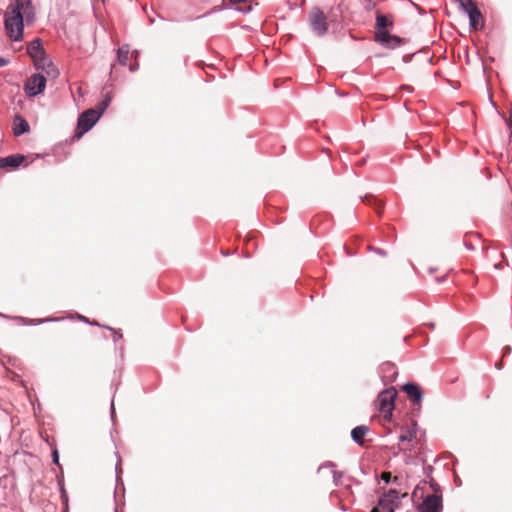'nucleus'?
<instances>
[{
    "label": "nucleus",
    "mask_w": 512,
    "mask_h": 512,
    "mask_svg": "<svg viewBox=\"0 0 512 512\" xmlns=\"http://www.w3.org/2000/svg\"><path fill=\"white\" fill-rule=\"evenodd\" d=\"M24 160L25 157L22 154H12L7 157H4L5 168H17L24 162Z\"/></svg>",
    "instance_id": "17"
},
{
    "label": "nucleus",
    "mask_w": 512,
    "mask_h": 512,
    "mask_svg": "<svg viewBox=\"0 0 512 512\" xmlns=\"http://www.w3.org/2000/svg\"><path fill=\"white\" fill-rule=\"evenodd\" d=\"M15 319L24 325L36 326V325H40V324L48 323V322H57V321H60L62 318L48 317V318H43V319H26L24 317L18 316V317H15Z\"/></svg>",
    "instance_id": "15"
},
{
    "label": "nucleus",
    "mask_w": 512,
    "mask_h": 512,
    "mask_svg": "<svg viewBox=\"0 0 512 512\" xmlns=\"http://www.w3.org/2000/svg\"><path fill=\"white\" fill-rule=\"evenodd\" d=\"M371 250L374 251L375 253H377L380 256H385L386 255L385 250H383L381 248H371Z\"/></svg>",
    "instance_id": "30"
},
{
    "label": "nucleus",
    "mask_w": 512,
    "mask_h": 512,
    "mask_svg": "<svg viewBox=\"0 0 512 512\" xmlns=\"http://www.w3.org/2000/svg\"><path fill=\"white\" fill-rule=\"evenodd\" d=\"M441 510L442 499L435 494L427 495L419 506V512H440Z\"/></svg>",
    "instance_id": "10"
},
{
    "label": "nucleus",
    "mask_w": 512,
    "mask_h": 512,
    "mask_svg": "<svg viewBox=\"0 0 512 512\" xmlns=\"http://www.w3.org/2000/svg\"><path fill=\"white\" fill-rule=\"evenodd\" d=\"M80 319L86 323H90V321L84 316H80Z\"/></svg>",
    "instance_id": "43"
},
{
    "label": "nucleus",
    "mask_w": 512,
    "mask_h": 512,
    "mask_svg": "<svg viewBox=\"0 0 512 512\" xmlns=\"http://www.w3.org/2000/svg\"><path fill=\"white\" fill-rule=\"evenodd\" d=\"M400 504L399 492L396 489H390L384 493L378 500V506L383 512H395Z\"/></svg>",
    "instance_id": "7"
},
{
    "label": "nucleus",
    "mask_w": 512,
    "mask_h": 512,
    "mask_svg": "<svg viewBox=\"0 0 512 512\" xmlns=\"http://www.w3.org/2000/svg\"><path fill=\"white\" fill-rule=\"evenodd\" d=\"M132 56L137 57V56H138V51H137V50L133 51V52H132Z\"/></svg>",
    "instance_id": "44"
},
{
    "label": "nucleus",
    "mask_w": 512,
    "mask_h": 512,
    "mask_svg": "<svg viewBox=\"0 0 512 512\" xmlns=\"http://www.w3.org/2000/svg\"><path fill=\"white\" fill-rule=\"evenodd\" d=\"M62 499H63L65 502H67V501H68V498H67V495H66V493H65V490H64V489H62Z\"/></svg>",
    "instance_id": "39"
},
{
    "label": "nucleus",
    "mask_w": 512,
    "mask_h": 512,
    "mask_svg": "<svg viewBox=\"0 0 512 512\" xmlns=\"http://www.w3.org/2000/svg\"><path fill=\"white\" fill-rule=\"evenodd\" d=\"M508 125H509L510 128H512V110L510 111V117H509Z\"/></svg>",
    "instance_id": "40"
},
{
    "label": "nucleus",
    "mask_w": 512,
    "mask_h": 512,
    "mask_svg": "<svg viewBox=\"0 0 512 512\" xmlns=\"http://www.w3.org/2000/svg\"><path fill=\"white\" fill-rule=\"evenodd\" d=\"M466 247H467L469 250H472V249H473V247H472L471 245H467V244H466Z\"/></svg>",
    "instance_id": "45"
},
{
    "label": "nucleus",
    "mask_w": 512,
    "mask_h": 512,
    "mask_svg": "<svg viewBox=\"0 0 512 512\" xmlns=\"http://www.w3.org/2000/svg\"><path fill=\"white\" fill-rule=\"evenodd\" d=\"M510 353H511V347L510 346H505L503 348V356H506V355H508Z\"/></svg>",
    "instance_id": "34"
},
{
    "label": "nucleus",
    "mask_w": 512,
    "mask_h": 512,
    "mask_svg": "<svg viewBox=\"0 0 512 512\" xmlns=\"http://www.w3.org/2000/svg\"><path fill=\"white\" fill-rule=\"evenodd\" d=\"M46 87V78L42 74L31 75L25 83L24 91L27 96L35 97L42 93Z\"/></svg>",
    "instance_id": "6"
},
{
    "label": "nucleus",
    "mask_w": 512,
    "mask_h": 512,
    "mask_svg": "<svg viewBox=\"0 0 512 512\" xmlns=\"http://www.w3.org/2000/svg\"><path fill=\"white\" fill-rule=\"evenodd\" d=\"M369 432V428L365 425L356 426L351 430L352 440L362 446L364 444V436Z\"/></svg>",
    "instance_id": "13"
},
{
    "label": "nucleus",
    "mask_w": 512,
    "mask_h": 512,
    "mask_svg": "<svg viewBox=\"0 0 512 512\" xmlns=\"http://www.w3.org/2000/svg\"><path fill=\"white\" fill-rule=\"evenodd\" d=\"M4 27L7 33V36L12 41H20L23 38L24 31V21L23 17H21L18 8H12L11 5L8 6L7 11L4 15Z\"/></svg>",
    "instance_id": "1"
},
{
    "label": "nucleus",
    "mask_w": 512,
    "mask_h": 512,
    "mask_svg": "<svg viewBox=\"0 0 512 512\" xmlns=\"http://www.w3.org/2000/svg\"><path fill=\"white\" fill-rule=\"evenodd\" d=\"M446 277H447V275H443V276H440V277H435V281L437 283L441 284V283L445 282Z\"/></svg>",
    "instance_id": "32"
},
{
    "label": "nucleus",
    "mask_w": 512,
    "mask_h": 512,
    "mask_svg": "<svg viewBox=\"0 0 512 512\" xmlns=\"http://www.w3.org/2000/svg\"><path fill=\"white\" fill-rule=\"evenodd\" d=\"M112 101V96L110 93H106L103 99L98 103L95 108H91L96 114H99V117L106 111Z\"/></svg>",
    "instance_id": "18"
},
{
    "label": "nucleus",
    "mask_w": 512,
    "mask_h": 512,
    "mask_svg": "<svg viewBox=\"0 0 512 512\" xmlns=\"http://www.w3.org/2000/svg\"><path fill=\"white\" fill-rule=\"evenodd\" d=\"M386 367H387V368H389V369H391V370H394V366H393L392 364H386ZM393 374L395 375V374H396V372H395V371H393Z\"/></svg>",
    "instance_id": "42"
},
{
    "label": "nucleus",
    "mask_w": 512,
    "mask_h": 512,
    "mask_svg": "<svg viewBox=\"0 0 512 512\" xmlns=\"http://www.w3.org/2000/svg\"><path fill=\"white\" fill-rule=\"evenodd\" d=\"M375 41L387 49H396L405 43V39L389 32L375 33Z\"/></svg>",
    "instance_id": "9"
},
{
    "label": "nucleus",
    "mask_w": 512,
    "mask_h": 512,
    "mask_svg": "<svg viewBox=\"0 0 512 512\" xmlns=\"http://www.w3.org/2000/svg\"><path fill=\"white\" fill-rule=\"evenodd\" d=\"M30 126L25 118L20 115L15 116V124L13 132L16 136H20L24 133L29 132Z\"/></svg>",
    "instance_id": "14"
},
{
    "label": "nucleus",
    "mask_w": 512,
    "mask_h": 512,
    "mask_svg": "<svg viewBox=\"0 0 512 512\" xmlns=\"http://www.w3.org/2000/svg\"><path fill=\"white\" fill-rule=\"evenodd\" d=\"M416 423L412 427L408 428L404 434L399 436L400 442L412 441L416 437Z\"/></svg>",
    "instance_id": "20"
},
{
    "label": "nucleus",
    "mask_w": 512,
    "mask_h": 512,
    "mask_svg": "<svg viewBox=\"0 0 512 512\" xmlns=\"http://www.w3.org/2000/svg\"><path fill=\"white\" fill-rule=\"evenodd\" d=\"M5 168L4 157H0V169Z\"/></svg>",
    "instance_id": "38"
},
{
    "label": "nucleus",
    "mask_w": 512,
    "mask_h": 512,
    "mask_svg": "<svg viewBox=\"0 0 512 512\" xmlns=\"http://www.w3.org/2000/svg\"><path fill=\"white\" fill-rule=\"evenodd\" d=\"M117 464L115 466V473H116V482L117 484L119 483L120 481V474L122 473V469H121V458L119 456V454L117 453Z\"/></svg>",
    "instance_id": "23"
},
{
    "label": "nucleus",
    "mask_w": 512,
    "mask_h": 512,
    "mask_svg": "<svg viewBox=\"0 0 512 512\" xmlns=\"http://www.w3.org/2000/svg\"><path fill=\"white\" fill-rule=\"evenodd\" d=\"M27 53L31 58L35 61L42 62V67L44 68L47 65L48 68H51L56 75H58V71L54 68V65L51 61H48L46 58L45 50L43 48L41 39L36 38L27 46Z\"/></svg>",
    "instance_id": "3"
},
{
    "label": "nucleus",
    "mask_w": 512,
    "mask_h": 512,
    "mask_svg": "<svg viewBox=\"0 0 512 512\" xmlns=\"http://www.w3.org/2000/svg\"><path fill=\"white\" fill-rule=\"evenodd\" d=\"M465 13H467L468 15L469 26L471 29L478 30L483 27V24L480 23V20L482 19V14L477 8V6L469 8L468 10L465 11Z\"/></svg>",
    "instance_id": "12"
},
{
    "label": "nucleus",
    "mask_w": 512,
    "mask_h": 512,
    "mask_svg": "<svg viewBox=\"0 0 512 512\" xmlns=\"http://www.w3.org/2000/svg\"><path fill=\"white\" fill-rule=\"evenodd\" d=\"M495 368L497 370H501L503 368V361L502 360H499L498 362L495 363Z\"/></svg>",
    "instance_id": "36"
},
{
    "label": "nucleus",
    "mask_w": 512,
    "mask_h": 512,
    "mask_svg": "<svg viewBox=\"0 0 512 512\" xmlns=\"http://www.w3.org/2000/svg\"><path fill=\"white\" fill-rule=\"evenodd\" d=\"M130 48L129 45L124 44L117 50V59L120 65L126 66L129 59Z\"/></svg>",
    "instance_id": "19"
},
{
    "label": "nucleus",
    "mask_w": 512,
    "mask_h": 512,
    "mask_svg": "<svg viewBox=\"0 0 512 512\" xmlns=\"http://www.w3.org/2000/svg\"><path fill=\"white\" fill-rule=\"evenodd\" d=\"M360 198L363 202L367 203L370 206L375 207L377 212L380 213V209H381V201L380 200H378L373 195H369V194L365 195L364 197H360Z\"/></svg>",
    "instance_id": "21"
},
{
    "label": "nucleus",
    "mask_w": 512,
    "mask_h": 512,
    "mask_svg": "<svg viewBox=\"0 0 512 512\" xmlns=\"http://www.w3.org/2000/svg\"><path fill=\"white\" fill-rule=\"evenodd\" d=\"M10 5L12 8H18L21 17H23V21L27 24H32L35 21V8L31 0H15V2Z\"/></svg>",
    "instance_id": "8"
},
{
    "label": "nucleus",
    "mask_w": 512,
    "mask_h": 512,
    "mask_svg": "<svg viewBox=\"0 0 512 512\" xmlns=\"http://www.w3.org/2000/svg\"><path fill=\"white\" fill-rule=\"evenodd\" d=\"M89 324H90V325H99V324H98L97 322H95V321H94V322H90Z\"/></svg>",
    "instance_id": "46"
},
{
    "label": "nucleus",
    "mask_w": 512,
    "mask_h": 512,
    "mask_svg": "<svg viewBox=\"0 0 512 512\" xmlns=\"http://www.w3.org/2000/svg\"><path fill=\"white\" fill-rule=\"evenodd\" d=\"M381 509L379 506L373 507L370 512H380Z\"/></svg>",
    "instance_id": "41"
},
{
    "label": "nucleus",
    "mask_w": 512,
    "mask_h": 512,
    "mask_svg": "<svg viewBox=\"0 0 512 512\" xmlns=\"http://www.w3.org/2000/svg\"><path fill=\"white\" fill-rule=\"evenodd\" d=\"M9 61L3 57H0V67L6 66Z\"/></svg>",
    "instance_id": "35"
},
{
    "label": "nucleus",
    "mask_w": 512,
    "mask_h": 512,
    "mask_svg": "<svg viewBox=\"0 0 512 512\" xmlns=\"http://www.w3.org/2000/svg\"><path fill=\"white\" fill-rule=\"evenodd\" d=\"M457 1H458L459 6L463 12H465L469 8H473L476 6V4L472 0H457Z\"/></svg>",
    "instance_id": "22"
},
{
    "label": "nucleus",
    "mask_w": 512,
    "mask_h": 512,
    "mask_svg": "<svg viewBox=\"0 0 512 512\" xmlns=\"http://www.w3.org/2000/svg\"><path fill=\"white\" fill-rule=\"evenodd\" d=\"M381 480L384 481L385 483H390L391 481V474L389 472H383L381 474Z\"/></svg>",
    "instance_id": "28"
},
{
    "label": "nucleus",
    "mask_w": 512,
    "mask_h": 512,
    "mask_svg": "<svg viewBox=\"0 0 512 512\" xmlns=\"http://www.w3.org/2000/svg\"><path fill=\"white\" fill-rule=\"evenodd\" d=\"M393 22L390 21L385 15L383 14H377L376 16V31L375 33L379 32H388L387 28L392 27Z\"/></svg>",
    "instance_id": "16"
},
{
    "label": "nucleus",
    "mask_w": 512,
    "mask_h": 512,
    "mask_svg": "<svg viewBox=\"0 0 512 512\" xmlns=\"http://www.w3.org/2000/svg\"><path fill=\"white\" fill-rule=\"evenodd\" d=\"M402 388L413 404L421 403L423 399V393L421 391V388L417 384L413 382H408L404 384Z\"/></svg>",
    "instance_id": "11"
},
{
    "label": "nucleus",
    "mask_w": 512,
    "mask_h": 512,
    "mask_svg": "<svg viewBox=\"0 0 512 512\" xmlns=\"http://www.w3.org/2000/svg\"><path fill=\"white\" fill-rule=\"evenodd\" d=\"M99 119V114H96L92 109H87L82 112L77 122V129L80 130V132L77 133L76 136L81 137L84 133L91 130Z\"/></svg>",
    "instance_id": "5"
},
{
    "label": "nucleus",
    "mask_w": 512,
    "mask_h": 512,
    "mask_svg": "<svg viewBox=\"0 0 512 512\" xmlns=\"http://www.w3.org/2000/svg\"><path fill=\"white\" fill-rule=\"evenodd\" d=\"M227 1L232 3V4H238V3L245 2L246 0H227Z\"/></svg>",
    "instance_id": "37"
},
{
    "label": "nucleus",
    "mask_w": 512,
    "mask_h": 512,
    "mask_svg": "<svg viewBox=\"0 0 512 512\" xmlns=\"http://www.w3.org/2000/svg\"><path fill=\"white\" fill-rule=\"evenodd\" d=\"M309 22L314 34L317 36H323L326 34L328 30L327 17L320 8L314 7L311 10L309 15Z\"/></svg>",
    "instance_id": "4"
},
{
    "label": "nucleus",
    "mask_w": 512,
    "mask_h": 512,
    "mask_svg": "<svg viewBox=\"0 0 512 512\" xmlns=\"http://www.w3.org/2000/svg\"><path fill=\"white\" fill-rule=\"evenodd\" d=\"M0 316H1V317H6V316H5V315H3L2 313H0Z\"/></svg>",
    "instance_id": "48"
},
{
    "label": "nucleus",
    "mask_w": 512,
    "mask_h": 512,
    "mask_svg": "<svg viewBox=\"0 0 512 512\" xmlns=\"http://www.w3.org/2000/svg\"><path fill=\"white\" fill-rule=\"evenodd\" d=\"M129 69L131 72H135L139 69V64L138 63L131 64Z\"/></svg>",
    "instance_id": "33"
},
{
    "label": "nucleus",
    "mask_w": 512,
    "mask_h": 512,
    "mask_svg": "<svg viewBox=\"0 0 512 512\" xmlns=\"http://www.w3.org/2000/svg\"><path fill=\"white\" fill-rule=\"evenodd\" d=\"M104 327L106 329L110 330L114 334V336H113L114 342H116V341H118L119 339L122 338V334L119 331H117L116 329H114V328H112L110 326H104Z\"/></svg>",
    "instance_id": "25"
},
{
    "label": "nucleus",
    "mask_w": 512,
    "mask_h": 512,
    "mask_svg": "<svg viewBox=\"0 0 512 512\" xmlns=\"http://www.w3.org/2000/svg\"><path fill=\"white\" fill-rule=\"evenodd\" d=\"M110 415H111V419L114 420V417H115L114 399H112V401H111Z\"/></svg>",
    "instance_id": "31"
},
{
    "label": "nucleus",
    "mask_w": 512,
    "mask_h": 512,
    "mask_svg": "<svg viewBox=\"0 0 512 512\" xmlns=\"http://www.w3.org/2000/svg\"><path fill=\"white\" fill-rule=\"evenodd\" d=\"M433 472V466L432 465H424L423 467V473L427 478H431V474Z\"/></svg>",
    "instance_id": "27"
},
{
    "label": "nucleus",
    "mask_w": 512,
    "mask_h": 512,
    "mask_svg": "<svg viewBox=\"0 0 512 512\" xmlns=\"http://www.w3.org/2000/svg\"><path fill=\"white\" fill-rule=\"evenodd\" d=\"M326 467H329V468H332V469H333V468H335V467H336V464H335L334 462L328 461V462H326V463L322 464L321 466H319V468H318V472H319L321 469L326 468Z\"/></svg>",
    "instance_id": "29"
},
{
    "label": "nucleus",
    "mask_w": 512,
    "mask_h": 512,
    "mask_svg": "<svg viewBox=\"0 0 512 512\" xmlns=\"http://www.w3.org/2000/svg\"><path fill=\"white\" fill-rule=\"evenodd\" d=\"M52 462L57 465L59 468H61V465L59 463V453L57 449H54L52 451Z\"/></svg>",
    "instance_id": "26"
},
{
    "label": "nucleus",
    "mask_w": 512,
    "mask_h": 512,
    "mask_svg": "<svg viewBox=\"0 0 512 512\" xmlns=\"http://www.w3.org/2000/svg\"><path fill=\"white\" fill-rule=\"evenodd\" d=\"M332 476H333V483L335 486H339L341 483V478L343 476L342 472L332 470Z\"/></svg>",
    "instance_id": "24"
},
{
    "label": "nucleus",
    "mask_w": 512,
    "mask_h": 512,
    "mask_svg": "<svg viewBox=\"0 0 512 512\" xmlns=\"http://www.w3.org/2000/svg\"><path fill=\"white\" fill-rule=\"evenodd\" d=\"M434 271H435V269H433V268L429 269V273H433Z\"/></svg>",
    "instance_id": "47"
},
{
    "label": "nucleus",
    "mask_w": 512,
    "mask_h": 512,
    "mask_svg": "<svg viewBox=\"0 0 512 512\" xmlns=\"http://www.w3.org/2000/svg\"><path fill=\"white\" fill-rule=\"evenodd\" d=\"M396 397L397 391L393 387L381 391L377 397V408L386 420H390L392 417Z\"/></svg>",
    "instance_id": "2"
}]
</instances>
